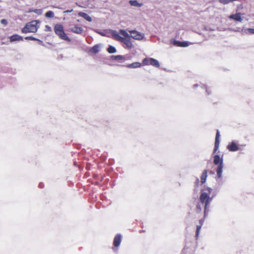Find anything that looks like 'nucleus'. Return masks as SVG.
I'll list each match as a JSON object with an SVG mask.
<instances>
[{
	"label": "nucleus",
	"mask_w": 254,
	"mask_h": 254,
	"mask_svg": "<svg viewBox=\"0 0 254 254\" xmlns=\"http://www.w3.org/2000/svg\"><path fill=\"white\" fill-rule=\"evenodd\" d=\"M227 148L230 151H236L239 150V147L234 142H231L227 146Z\"/></svg>",
	"instance_id": "f8f14e48"
},
{
	"label": "nucleus",
	"mask_w": 254,
	"mask_h": 254,
	"mask_svg": "<svg viewBox=\"0 0 254 254\" xmlns=\"http://www.w3.org/2000/svg\"><path fill=\"white\" fill-rule=\"evenodd\" d=\"M107 51L109 53L113 54L116 52V49L113 46H110L107 49Z\"/></svg>",
	"instance_id": "b1692460"
},
{
	"label": "nucleus",
	"mask_w": 254,
	"mask_h": 254,
	"mask_svg": "<svg viewBox=\"0 0 254 254\" xmlns=\"http://www.w3.org/2000/svg\"><path fill=\"white\" fill-rule=\"evenodd\" d=\"M142 64L144 65H151L156 67L160 66V64L158 61L153 58H145L142 61Z\"/></svg>",
	"instance_id": "423d86ee"
},
{
	"label": "nucleus",
	"mask_w": 254,
	"mask_h": 254,
	"mask_svg": "<svg viewBox=\"0 0 254 254\" xmlns=\"http://www.w3.org/2000/svg\"><path fill=\"white\" fill-rule=\"evenodd\" d=\"M111 35L114 38V39L119 41H121L123 38H124L120 36L119 33L116 31H112L111 32Z\"/></svg>",
	"instance_id": "2eb2a0df"
},
{
	"label": "nucleus",
	"mask_w": 254,
	"mask_h": 254,
	"mask_svg": "<svg viewBox=\"0 0 254 254\" xmlns=\"http://www.w3.org/2000/svg\"><path fill=\"white\" fill-rule=\"evenodd\" d=\"M207 177V171L206 170H204L200 177V182L201 184H203L205 183L206 179Z\"/></svg>",
	"instance_id": "dca6fc26"
},
{
	"label": "nucleus",
	"mask_w": 254,
	"mask_h": 254,
	"mask_svg": "<svg viewBox=\"0 0 254 254\" xmlns=\"http://www.w3.org/2000/svg\"><path fill=\"white\" fill-rule=\"evenodd\" d=\"M38 23L39 22L37 21L33 20L27 23L26 25L22 29V32L23 33L36 32L38 28V26H37Z\"/></svg>",
	"instance_id": "20e7f679"
},
{
	"label": "nucleus",
	"mask_w": 254,
	"mask_h": 254,
	"mask_svg": "<svg viewBox=\"0 0 254 254\" xmlns=\"http://www.w3.org/2000/svg\"><path fill=\"white\" fill-rule=\"evenodd\" d=\"M25 40H32V41H36V40H37V39L36 38H34V37H33L32 36L26 37L25 38Z\"/></svg>",
	"instance_id": "a878e982"
},
{
	"label": "nucleus",
	"mask_w": 254,
	"mask_h": 254,
	"mask_svg": "<svg viewBox=\"0 0 254 254\" xmlns=\"http://www.w3.org/2000/svg\"><path fill=\"white\" fill-rule=\"evenodd\" d=\"M129 32L130 33L131 36L133 39L135 40H140L143 38L144 35L143 34H141V33L135 31V30H131L129 31Z\"/></svg>",
	"instance_id": "0eeeda50"
},
{
	"label": "nucleus",
	"mask_w": 254,
	"mask_h": 254,
	"mask_svg": "<svg viewBox=\"0 0 254 254\" xmlns=\"http://www.w3.org/2000/svg\"><path fill=\"white\" fill-rule=\"evenodd\" d=\"M248 31L251 34H254V29L253 28H248Z\"/></svg>",
	"instance_id": "c85d7f7f"
},
{
	"label": "nucleus",
	"mask_w": 254,
	"mask_h": 254,
	"mask_svg": "<svg viewBox=\"0 0 254 254\" xmlns=\"http://www.w3.org/2000/svg\"><path fill=\"white\" fill-rule=\"evenodd\" d=\"M78 15L84 18L85 19H86L87 21L89 22L92 21L91 17L86 13L80 12L78 13Z\"/></svg>",
	"instance_id": "4be33fe9"
},
{
	"label": "nucleus",
	"mask_w": 254,
	"mask_h": 254,
	"mask_svg": "<svg viewBox=\"0 0 254 254\" xmlns=\"http://www.w3.org/2000/svg\"><path fill=\"white\" fill-rule=\"evenodd\" d=\"M203 221H204L203 219L199 220V225H198L196 226V234H195L196 238H197L198 237L199 231L201 229L202 225H203Z\"/></svg>",
	"instance_id": "6ab92c4d"
},
{
	"label": "nucleus",
	"mask_w": 254,
	"mask_h": 254,
	"mask_svg": "<svg viewBox=\"0 0 254 254\" xmlns=\"http://www.w3.org/2000/svg\"><path fill=\"white\" fill-rule=\"evenodd\" d=\"M111 35L114 38V39L119 41H121L123 38H124L120 36L119 33L116 31H112L111 32Z\"/></svg>",
	"instance_id": "4468645a"
},
{
	"label": "nucleus",
	"mask_w": 254,
	"mask_h": 254,
	"mask_svg": "<svg viewBox=\"0 0 254 254\" xmlns=\"http://www.w3.org/2000/svg\"><path fill=\"white\" fill-rule=\"evenodd\" d=\"M213 163L215 165H218L216 169L217 176L218 178L222 177V169L223 168V159L222 157H220L218 155H215L213 157Z\"/></svg>",
	"instance_id": "7ed1b4c3"
},
{
	"label": "nucleus",
	"mask_w": 254,
	"mask_h": 254,
	"mask_svg": "<svg viewBox=\"0 0 254 254\" xmlns=\"http://www.w3.org/2000/svg\"><path fill=\"white\" fill-rule=\"evenodd\" d=\"M142 64H141L139 62H134L131 63L127 65V67L130 68H135L137 67H140L141 66Z\"/></svg>",
	"instance_id": "a211bd4d"
},
{
	"label": "nucleus",
	"mask_w": 254,
	"mask_h": 254,
	"mask_svg": "<svg viewBox=\"0 0 254 254\" xmlns=\"http://www.w3.org/2000/svg\"><path fill=\"white\" fill-rule=\"evenodd\" d=\"M100 51V47L98 45H96L93 47H92L89 52L92 54H96L98 53Z\"/></svg>",
	"instance_id": "aec40b11"
},
{
	"label": "nucleus",
	"mask_w": 254,
	"mask_h": 254,
	"mask_svg": "<svg viewBox=\"0 0 254 254\" xmlns=\"http://www.w3.org/2000/svg\"><path fill=\"white\" fill-rule=\"evenodd\" d=\"M111 59L113 61H125V57L122 55L112 56Z\"/></svg>",
	"instance_id": "412c9836"
},
{
	"label": "nucleus",
	"mask_w": 254,
	"mask_h": 254,
	"mask_svg": "<svg viewBox=\"0 0 254 254\" xmlns=\"http://www.w3.org/2000/svg\"><path fill=\"white\" fill-rule=\"evenodd\" d=\"M122 240V236L120 234H117L115 236L114 241H113V245L115 247H118L121 242Z\"/></svg>",
	"instance_id": "1a4fd4ad"
},
{
	"label": "nucleus",
	"mask_w": 254,
	"mask_h": 254,
	"mask_svg": "<svg viewBox=\"0 0 254 254\" xmlns=\"http://www.w3.org/2000/svg\"><path fill=\"white\" fill-rule=\"evenodd\" d=\"M10 42H14L16 41H22L23 37L21 36H19L17 34H14L10 37L9 38Z\"/></svg>",
	"instance_id": "ddd939ff"
},
{
	"label": "nucleus",
	"mask_w": 254,
	"mask_h": 254,
	"mask_svg": "<svg viewBox=\"0 0 254 254\" xmlns=\"http://www.w3.org/2000/svg\"><path fill=\"white\" fill-rule=\"evenodd\" d=\"M0 22L1 24L4 25H7V21L6 19H2L0 20Z\"/></svg>",
	"instance_id": "cd10ccee"
},
{
	"label": "nucleus",
	"mask_w": 254,
	"mask_h": 254,
	"mask_svg": "<svg viewBox=\"0 0 254 254\" xmlns=\"http://www.w3.org/2000/svg\"><path fill=\"white\" fill-rule=\"evenodd\" d=\"M45 31L47 32H51L52 31L51 27L49 25L45 26Z\"/></svg>",
	"instance_id": "bb28decb"
},
{
	"label": "nucleus",
	"mask_w": 254,
	"mask_h": 254,
	"mask_svg": "<svg viewBox=\"0 0 254 254\" xmlns=\"http://www.w3.org/2000/svg\"><path fill=\"white\" fill-rule=\"evenodd\" d=\"M172 43L174 45L180 47H186L189 45L187 42H180L175 40H174Z\"/></svg>",
	"instance_id": "9d476101"
},
{
	"label": "nucleus",
	"mask_w": 254,
	"mask_h": 254,
	"mask_svg": "<svg viewBox=\"0 0 254 254\" xmlns=\"http://www.w3.org/2000/svg\"><path fill=\"white\" fill-rule=\"evenodd\" d=\"M212 191V190L210 188H205L203 190L200 195V202L197 203L196 207V212L197 213H199L202 210L201 204H202L204 207V216L205 215L206 209L212 199L213 197H210Z\"/></svg>",
	"instance_id": "f257e3e1"
},
{
	"label": "nucleus",
	"mask_w": 254,
	"mask_h": 254,
	"mask_svg": "<svg viewBox=\"0 0 254 254\" xmlns=\"http://www.w3.org/2000/svg\"><path fill=\"white\" fill-rule=\"evenodd\" d=\"M54 16V14L52 11H48L45 13V16L47 18H53Z\"/></svg>",
	"instance_id": "393cba45"
},
{
	"label": "nucleus",
	"mask_w": 254,
	"mask_h": 254,
	"mask_svg": "<svg viewBox=\"0 0 254 254\" xmlns=\"http://www.w3.org/2000/svg\"><path fill=\"white\" fill-rule=\"evenodd\" d=\"M119 33L124 36L121 42L124 43L127 48L131 49L132 47V44L130 40V36L126 30L123 29L120 30Z\"/></svg>",
	"instance_id": "39448f33"
},
{
	"label": "nucleus",
	"mask_w": 254,
	"mask_h": 254,
	"mask_svg": "<svg viewBox=\"0 0 254 254\" xmlns=\"http://www.w3.org/2000/svg\"><path fill=\"white\" fill-rule=\"evenodd\" d=\"M220 136V132L218 129L216 131V134L215 136V144H214V148L213 150V153L215 154L216 153V152L218 151L219 146V143H220V140L219 138Z\"/></svg>",
	"instance_id": "6e6552de"
},
{
	"label": "nucleus",
	"mask_w": 254,
	"mask_h": 254,
	"mask_svg": "<svg viewBox=\"0 0 254 254\" xmlns=\"http://www.w3.org/2000/svg\"><path fill=\"white\" fill-rule=\"evenodd\" d=\"M72 11V10H67L66 11V12H71Z\"/></svg>",
	"instance_id": "c756f323"
},
{
	"label": "nucleus",
	"mask_w": 254,
	"mask_h": 254,
	"mask_svg": "<svg viewBox=\"0 0 254 254\" xmlns=\"http://www.w3.org/2000/svg\"><path fill=\"white\" fill-rule=\"evenodd\" d=\"M70 30L72 32L76 34H81L83 31L82 28L81 27H78L77 26H75L74 27L71 28Z\"/></svg>",
	"instance_id": "f3484780"
},
{
	"label": "nucleus",
	"mask_w": 254,
	"mask_h": 254,
	"mask_svg": "<svg viewBox=\"0 0 254 254\" xmlns=\"http://www.w3.org/2000/svg\"><path fill=\"white\" fill-rule=\"evenodd\" d=\"M54 31L55 34L62 40L67 42H70L71 39L67 36L64 32V26L61 24H56L54 26Z\"/></svg>",
	"instance_id": "f03ea898"
},
{
	"label": "nucleus",
	"mask_w": 254,
	"mask_h": 254,
	"mask_svg": "<svg viewBox=\"0 0 254 254\" xmlns=\"http://www.w3.org/2000/svg\"><path fill=\"white\" fill-rule=\"evenodd\" d=\"M198 182H199V180H198V179L197 178V184L198 183Z\"/></svg>",
	"instance_id": "7c9ffc66"
},
{
	"label": "nucleus",
	"mask_w": 254,
	"mask_h": 254,
	"mask_svg": "<svg viewBox=\"0 0 254 254\" xmlns=\"http://www.w3.org/2000/svg\"><path fill=\"white\" fill-rule=\"evenodd\" d=\"M129 3L132 6L140 7L142 5V3H139L137 2V1H136L135 0H129Z\"/></svg>",
	"instance_id": "5701e85b"
},
{
	"label": "nucleus",
	"mask_w": 254,
	"mask_h": 254,
	"mask_svg": "<svg viewBox=\"0 0 254 254\" xmlns=\"http://www.w3.org/2000/svg\"><path fill=\"white\" fill-rule=\"evenodd\" d=\"M229 18L231 19H233L235 21L239 22H242L243 20V18L241 17V14L240 13L231 14L229 16Z\"/></svg>",
	"instance_id": "9b49d317"
}]
</instances>
